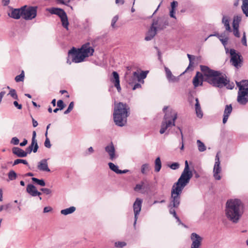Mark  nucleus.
Returning <instances> with one entry per match:
<instances>
[{"label":"nucleus","instance_id":"nucleus-1","mask_svg":"<svg viewBox=\"0 0 248 248\" xmlns=\"http://www.w3.org/2000/svg\"><path fill=\"white\" fill-rule=\"evenodd\" d=\"M200 68L202 73L197 72L193 79L195 88L202 86L203 80L218 88H221L225 86L228 89H232L234 88L233 83H230L226 76L219 71L212 70L204 65H201Z\"/></svg>","mask_w":248,"mask_h":248},{"label":"nucleus","instance_id":"nucleus-2","mask_svg":"<svg viewBox=\"0 0 248 248\" xmlns=\"http://www.w3.org/2000/svg\"><path fill=\"white\" fill-rule=\"evenodd\" d=\"M185 166L183 171L177 182L172 186L171 190L170 202L169 207H178L180 203V195L184 187L189 183L193 174L189 170L187 160L185 162Z\"/></svg>","mask_w":248,"mask_h":248},{"label":"nucleus","instance_id":"nucleus-3","mask_svg":"<svg viewBox=\"0 0 248 248\" xmlns=\"http://www.w3.org/2000/svg\"><path fill=\"white\" fill-rule=\"evenodd\" d=\"M244 213V204L238 199H231L226 202L224 210L226 218L233 223H237Z\"/></svg>","mask_w":248,"mask_h":248},{"label":"nucleus","instance_id":"nucleus-4","mask_svg":"<svg viewBox=\"0 0 248 248\" xmlns=\"http://www.w3.org/2000/svg\"><path fill=\"white\" fill-rule=\"evenodd\" d=\"M94 51V48L89 43L84 44L80 48L78 49L73 47L68 51L67 63L71 64V62L69 60L70 57L72 58V62L75 63L82 62L86 58L92 56Z\"/></svg>","mask_w":248,"mask_h":248},{"label":"nucleus","instance_id":"nucleus-5","mask_svg":"<svg viewBox=\"0 0 248 248\" xmlns=\"http://www.w3.org/2000/svg\"><path fill=\"white\" fill-rule=\"evenodd\" d=\"M130 114V108L125 104L120 102L115 105L113 119L115 124L119 126H123L127 122V117Z\"/></svg>","mask_w":248,"mask_h":248},{"label":"nucleus","instance_id":"nucleus-6","mask_svg":"<svg viewBox=\"0 0 248 248\" xmlns=\"http://www.w3.org/2000/svg\"><path fill=\"white\" fill-rule=\"evenodd\" d=\"M163 111L165 115L160 130L161 134L164 133L168 128L175 125V122L177 118V112L171 108L164 107Z\"/></svg>","mask_w":248,"mask_h":248},{"label":"nucleus","instance_id":"nucleus-7","mask_svg":"<svg viewBox=\"0 0 248 248\" xmlns=\"http://www.w3.org/2000/svg\"><path fill=\"white\" fill-rule=\"evenodd\" d=\"M148 71H142L139 73L138 71L133 72L132 75H129L126 72L124 78L127 83L132 87L133 90L141 87L140 83L143 84V79L147 77Z\"/></svg>","mask_w":248,"mask_h":248},{"label":"nucleus","instance_id":"nucleus-8","mask_svg":"<svg viewBox=\"0 0 248 248\" xmlns=\"http://www.w3.org/2000/svg\"><path fill=\"white\" fill-rule=\"evenodd\" d=\"M239 88L237 102L241 105H246L248 102V80H243L236 82Z\"/></svg>","mask_w":248,"mask_h":248},{"label":"nucleus","instance_id":"nucleus-9","mask_svg":"<svg viewBox=\"0 0 248 248\" xmlns=\"http://www.w3.org/2000/svg\"><path fill=\"white\" fill-rule=\"evenodd\" d=\"M51 14L56 15L58 16L62 22V27L67 31L69 30V21L67 16L65 12L62 9L60 8L52 7L47 9Z\"/></svg>","mask_w":248,"mask_h":248},{"label":"nucleus","instance_id":"nucleus-10","mask_svg":"<svg viewBox=\"0 0 248 248\" xmlns=\"http://www.w3.org/2000/svg\"><path fill=\"white\" fill-rule=\"evenodd\" d=\"M22 17L25 20H31L37 15V7L24 6L21 7Z\"/></svg>","mask_w":248,"mask_h":248},{"label":"nucleus","instance_id":"nucleus-11","mask_svg":"<svg viewBox=\"0 0 248 248\" xmlns=\"http://www.w3.org/2000/svg\"><path fill=\"white\" fill-rule=\"evenodd\" d=\"M231 55V62L232 65L236 68H239L241 66L242 62V58L239 53H236L235 50L231 49L230 50Z\"/></svg>","mask_w":248,"mask_h":248},{"label":"nucleus","instance_id":"nucleus-12","mask_svg":"<svg viewBox=\"0 0 248 248\" xmlns=\"http://www.w3.org/2000/svg\"><path fill=\"white\" fill-rule=\"evenodd\" d=\"M219 153L218 152L215 157V162L213 168V176L215 180H219L221 177L220 175L221 172V167L220 166V161L219 156Z\"/></svg>","mask_w":248,"mask_h":248},{"label":"nucleus","instance_id":"nucleus-13","mask_svg":"<svg viewBox=\"0 0 248 248\" xmlns=\"http://www.w3.org/2000/svg\"><path fill=\"white\" fill-rule=\"evenodd\" d=\"M142 203V200L137 198L136 199V201H135L134 204H133V210L134 213V226L135 227L138 218V216L140 214L141 209V205Z\"/></svg>","mask_w":248,"mask_h":248},{"label":"nucleus","instance_id":"nucleus-14","mask_svg":"<svg viewBox=\"0 0 248 248\" xmlns=\"http://www.w3.org/2000/svg\"><path fill=\"white\" fill-rule=\"evenodd\" d=\"M105 151L109 155V158L111 160L115 159L118 155L116 153L115 148L112 142L107 145L105 148Z\"/></svg>","mask_w":248,"mask_h":248},{"label":"nucleus","instance_id":"nucleus-15","mask_svg":"<svg viewBox=\"0 0 248 248\" xmlns=\"http://www.w3.org/2000/svg\"><path fill=\"white\" fill-rule=\"evenodd\" d=\"M191 239L192 241L191 248H199L202 241V238L195 232L191 234Z\"/></svg>","mask_w":248,"mask_h":248},{"label":"nucleus","instance_id":"nucleus-16","mask_svg":"<svg viewBox=\"0 0 248 248\" xmlns=\"http://www.w3.org/2000/svg\"><path fill=\"white\" fill-rule=\"evenodd\" d=\"M156 21L153 22L152 26L145 36V40L146 41L152 40L156 34L157 31L154 28V26L156 25Z\"/></svg>","mask_w":248,"mask_h":248},{"label":"nucleus","instance_id":"nucleus-17","mask_svg":"<svg viewBox=\"0 0 248 248\" xmlns=\"http://www.w3.org/2000/svg\"><path fill=\"white\" fill-rule=\"evenodd\" d=\"M166 78L169 82H176L179 80V77L173 76L171 71L167 67H164Z\"/></svg>","mask_w":248,"mask_h":248},{"label":"nucleus","instance_id":"nucleus-18","mask_svg":"<svg viewBox=\"0 0 248 248\" xmlns=\"http://www.w3.org/2000/svg\"><path fill=\"white\" fill-rule=\"evenodd\" d=\"M9 16L16 19H18L21 16L22 17V10L21 8L19 9H13L12 8L11 13L8 14Z\"/></svg>","mask_w":248,"mask_h":248},{"label":"nucleus","instance_id":"nucleus-19","mask_svg":"<svg viewBox=\"0 0 248 248\" xmlns=\"http://www.w3.org/2000/svg\"><path fill=\"white\" fill-rule=\"evenodd\" d=\"M26 190L29 194L33 197L40 196L41 194V193L39 192L36 187L32 184L27 185Z\"/></svg>","mask_w":248,"mask_h":248},{"label":"nucleus","instance_id":"nucleus-20","mask_svg":"<svg viewBox=\"0 0 248 248\" xmlns=\"http://www.w3.org/2000/svg\"><path fill=\"white\" fill-rule=\"evenodd\" d=\"M37 167L41 171L47 172L50 171V170L48 167L47 160L46 159H43L39 162Z\"/></svg>","mask_w":248,"mask_h":248},{"label":"nucleus","instance_id":"nucleus-21","mask_svg":"<svg viewBox=\"0 0 248 248\" xmlns=\"http://www.w3.org/2000/svg\"><path fill=\"white\" fill-rule=\"evenodd\" d=\"M232 108L231 104L227 105L225 106L222 120V122L224 124H225L227 122L228 118L232 112Z\"/></svg>","mask_w":248,"mask_h":248},{"label":"nucleus","instance_id":"nucleus-22","mask_svg":"<svg viewBox=\"0 0 248 248\" xmlns=\"http://www.w3.org/2000/svg\"><path fill=\"white\" fill-rule=\"evenodd\" d=\"M113 78L110 80L114 84V86L117 88L118 92H120L121 88L120 84L119 76L117 72L114 71L112 72Z\"/></svg>","mask_w":248,"mask_h":248},{"label":"nucleus","instance_id":"nucleus-23","mask_svg":"<svg viewBox=\"0 0 248 248\" xmlns=\"http://www.w3.org/2000/svg\"><path fill=\"white\" fill-rule=\"evenodd\" d=\"M178 3L176 1H173L170 3V9L169 15L170 17L176 19L175 16L176 8L178 6Z\"/></svg>","mask_w":248,"mask_h":248},{"label":"nucleus","instance_id":"nucleus-24","mask_svg":"<svg viewBox=\"0 0 248 248\" xmlns=\"http://www.w3.org/2000/svg\"><path fill=\"white\" fill-rule=\"evenodd\" d=\"M12 152L19 157H24L26 156V153L22 149L15 147L12 149Z\"/></svg>","mask_w":248,"mask_h":248},{"label":"nucleus","instance_id":"nucleus-25","mask_svg":"<svg viewBox=\"0 0 248 248\" xmlns=\"http://www.w3.org/2000/svg\"><path fill=\"white\" fill-rule=\"evenodd\" d=\"M222 23L224 25L226 31L231 32L232 31L230 26V17L224 15L222 18Z\"/></svg>","mask_w":248,"mask_h":248},{"label":"nucleus","instance_id":"nucleus-26","mask_svg":"<svg viewBox=\"0 0 248 248\" xmlns=\"http://www.w3.org/2000/svg\"><path fill=\"white\" fill-rule=\"evenodd\" d=\"M196 104L195 105V111L197 116L199 118H202L203 116V113L199 103V99L198 98L195 99Z\"/></svg>","mask_w":248,"mask_h":248},{"label":"nucleus","instance_id":"nucleus-27","mask_svg":"<svg viewBox=\"0 0 248 248\" xmlns=\"http://www.w3.org/2000/svg\"><path fill=\"white\" fill-rule=\"evenodd\" d=\"M156 21V25H155L154 28L157 31L163 30L165 26L163 23L162 20L161 18H157L156 19H154L153 22Z\"/></svg>","mask_w":248,"mask_h":248},{"label":"nucleus","instance_id":"nucleus-28","mask_svg":"<svg viewBox=\"0 0 248 248\" xmlns=\"http://www.w3.org/2000/svg\"><path fill=\"white\" fill-rule=\"evenodd\" d=\"M242 1L241 8L242 11L246 16H248V0H242Z\"/></svg>","mask_w":248,"mask_h":248},{"label":"nucleus","instance_id":"nucleus-29","mask_svg":"<svg viewBox=\"0 0 248 248\" xmlns=\"http://www.w3.org/2000/svg\"><path fill=\"white\" fill-rule=\"evenodd\" d=\"M76 210V207L74 206H71L69 208H66L61 211V213L63 215H67L73 213Z\"/></svg>","mask_w":248,"mask_h":248},{"label":"nucleus","instance_id":"nucleus-30","mask_svg":"<svg viewBox=\"0 0 248 248\" xmlns=\"http://www.w3.org/2000/svg\"><path fill=\"white\" fill-rule=\"evenodd\" d=\"M242 19L241 16L237 15L235 16L233 18L232 27H239V23Z\"/></svg>","mask_w":248,"mask_h":248},{"label":"nucleus","instance_id":"nucleus-31","mask_svg":"<svg viewBox=\"0 0 248 248\" xmlns=\"http://www.w3.org/2000/svg\"><path fill=\"white\" fill-rule=\"evenodd\" d=\"M144 183L143 182H141L140 183L137 184L134 188V190L137 192H140L142 193H144Z\"/></svg>","mask_w":248,"mask_h":248},{"label":"nucleus","instance_id":"nucleus-32","mask_svg":"<svg viewBox=\"0 0 248 248\" xmlns=\"http://www.w3.org/2000/svg\"><path fill=\"white\" fill-rule=\"evenodd\" d=\"M155 170L159 172L161 168V162L159 157H157L155 160Z\"/></svg>","mask_w":248,"mask_h":248},{"label":"nucleus","instance_id":"nucleus-33","mask_svg":"<svg viewBox=\"0 0 248 248\" xmlns=\"http://www.w3.org/2000/svg\"><path fill=\"white\" fill-rule=\"evenodd\" d=\"M197 144L198 146V150L201 152H202L205 151L206 150V147L204 144L200 140H197Z\"/></svg>","mask_w":248,"mask_h":248},{"label":"nucleus","instance_id":"nucleus-34","mask_svg":"<svg viewBox=\"0 0 248 248\" xmlns=\"http://www.w3.org/2000/svg\"><path fill=\"white\" fill-rule=\"evenodd\" d=\"M108 165L109 169L115 172L116 173L118 174V173L120 172V170L119 169L118 166L111 162L108 163Z\"/></svg>","mask_w":248,"mask_h":248},{"label":"nucleus","instance_id":"nucleus-35","mask_svg":"<svg viewBox=\"0 0 248 248\" xmlns=\"http://www.w3.org/2000/svg\"><path fill=\"white\" fill-rule=\"evenodd\" d=\"M31 180L33 182L40 186H44L46 185V183L43 179H38L36 178L32 177Z\"/></svg>","mask_w":248,"mask_h":248},{"label":"nucleus","instance_id":"nucleus-36","mask_svg":"<svg viewBox=\"0 0 248 248\" xmlns=\"http://www.w3.org/2000/svg\"><path fill=\"white\" fill-rule=\"evenodd\" d=\"M29 147H31V148L33 149V153H36L38 149V146L37 144V140H31V143Z\"/></svg>","mask_w":248,"mask_h":248},{"label":"nucleus","instance_id":"nucleus-37","mask_svg":"<svg viewBox=\"0 0 248 248\" xmlns=\"http://www.w3.org/2000/svg\"><path fill=\"white\" fill-rule=\"evenodd\" d=\"M7 95H10L14 99H18V95L16 93V91L15 89H10V91H9Z\"/></svg>","mask_w":248,"mask_h":248},{"label":"nucleus","instance_id":"nucleus-38","mask_svg":"<svg viewBox=\"0 0 248 248\" xmlns=\"http://www.w3.org/2000/svg\"><path fill=\"white\" fill-rule=\"evenodd\" d=\"M8 176L9 180L11 181L15 180L17 177L16 173L13 170H11L9 172Z\"/></svg>","mask_w":248,"mask_h":248},{"label":"nucleus","instance_id":"nucleus-39","mask_svg":"<svg viewBox=\"0 0 248 248\" xmlns=\"http://www.w3.org/2000/svg\"><path fill=\"white\" fill-rule=\"evenodd\" d=\"M24 72L23 71H22L19 75H18L15 77V79L17 82L23 81L24 79Z\"/></svg>","mask_w":248,"mask_h":248},{"label":"nucleus","instance_id":"nucleus-40","mask_svg":"<svg viewBox=\"0 0 248 248\" xmlns=\"http://www.w3.org/2000/svg\"><path fill=\"white\" fill-rule=\"evenodd\" d=\"M126 245V242L124 241H117L114 243V246L117 248H123Z\"/></svg>","mask_w":248,"mask_h":248},{"label":"nucleus","instance_id":"nucleus-41","mask_svg":"<svg viewBox=\"0 0 248 248\" xmlns=\"http://www.w3.org/2000/svg\"><path fill=\"white\" fill-rule=\"evenodd\" d=\"M228 38L227 37H225L223 39H220V41L221 42L223 45L224 46L226 53H228L229 51V48L226 47V46L227 45L228 43Z\"/></svg>","mask_w":248,"mask_h":248},{"label":"nucleus","instance_id":"nucleus-42","mask_svg":"<svg viewBox=\"0 0 248 248\" xmlns=\"http://www.w3.org/2000/svg\"><path fill=\"white\" fill-rule=\"evenodd\" d=\"M19 163H23L26 165H28V163L26 160L21 159H17L14 161L13 165L15 166V165H17Z\"/></svg>","mask_w":248,"mask_h":248},{"label":"nucleus","instance_id":"nucleus-43","mask_svg":"<svg viewBox=\"0 0 248 248\" xmlns=\"http://www.w3.org/2000/svg\"><path fill=\"white\" fill-rule=\"evenodd\" d=\"M149 170V166L148 164H143L141 166V171L142 173L145 174Z\"/></svg>","mask_w":248,"mask_h":248},{"label":"nucleus","instance_id":"nucleus-44","mask_svg":"<svg viewBox=\"0 0 248 248\" xmlns=\"http://www.w3.org/2000/svg\"><path fill=\"white\" fill-rule=\"evenodd\" d=\"M233 27V34L236 37H240V33L239 31V27Z\"/></svg>","mask_w":248,"mask_h":248},{"label":"nucleus","instance_id":"nucleus-45","mask_svg":"<svg viewBox=\"0 0 248 248\" xmlns=\"http://www.w3.org/2000/svg\"><path fill=\"white\" fill-rule=\"evenodd\" d=\"M74 105V104L73 102H70L67 109L64 112V114H67L69 113L73 109Z\"/></svg>","mask_w":248,"mask_h":248},{"label":"nucleus","instance_id":"nucleus-46","mask_svg":"<svg viewBox=\"0 0 248 248\" xmlns=\"http://www.w3.org/2000/svg\"><path fill=\"white\" fill-rule=\"evenodd\" d=\"M217 36L220 41V39H223L225 37H226L225 36V35L223 34H220V35H219L218 34H210L206 38H205V41H206L209 37H210L211 36Z\"/></svg>","mask_w":248,"mask_h":248},{"label":"nucleus","instance_id":"nucleus-47","mask_svg":"<svg viewBox=\"0 0 248 248\" xmlns=\"http://www.w3.org/2000/svg\"><path fill=\"white\" fill-rule=\"evenodd\" d=\"M179 166L180 165L178 163L174 162L170 165L169 167L172 170H175L178 169L179 168Z\"/></svg>","mask_w":248,"mask_h":248},{"label":"nucleus","instance_id":"nucleus-48","mask_svg":"<svg viewBox=\"0 0 248 248\" xmlns=\"http://www.w3.org/2000/svg\"><path fill=\"white\" fill-rule=\"evenodd\" d=\"M118 19V16H115L112 19L111 26V27L113 28H115V23L117 21Z\"/></svg>","mask_w":248,"mask_h":248},{"label":"nucleus","instance_id":"nucleus-49","mask_svg":"<svg viewBox=\"0 0 248 248\" xmlns=\"http://www.w3.org/2000/svg\"><path fill=\"white\" fill-rule=\"evenodd\" d=\"M57 106L59 108L60 110H62L64 108L63 102L62 100H59L57 102Z\"/></svg>","mask_w":248,"mask_h":248},{"label":"nucleus","instance_id":"nucleus-50","mask_svg":"<svg viewBox=\"0 0 248 248\" xmlns=\"http://www.w3.org/2000/svg\"><path fill=\"white\" fill-rule=\"evenodd\" d=\"M241 42L243 45H244L246 46H247L246 34L245 32H244L243 33V37L241 40Z\"/></svg>","mask_w":248,"mask_h":248},{"label":"nucleus","instance_id":"nucleus-51","mask_svg":"<svg viewBox=\"0 0 248 248\" xmlns=\"http://www.w3.org/2000/svg\"><path fill=\"white\" fill-rule=\"evenodd\" d=\"M45 146L47 148H50L51 147L50 141L48 137L46 138V140L44 143Z\"/></svg>","mask_w":248,"mask_h":248},{"label":"nucleus","instance_id":"nucleus-52","mask_svg":"<svg viewBox=\"0 0 248 248\" xmlns=\"http://www.w3.org/2000/svg\"><path fill=\"white\" fill-rule=\"evenodd\" d=\"M19 140L16 137H14L12 139L11 143L14 145H17L19 144Z\"/></svg>","mask_w":248,"mask_h":248},{"label":"nucleus","instance_id":"nucleus-53","mask_svg":"<svg viewBox=\"0 0 248 248\" xmlns=\"http://www.w3.org/2000/svg\"><path fill=\"white\" fill-rule=\"evenodd\" d=\"M61 4L69 6V3L70 2V0H57Z\"/></svg>","mask_w":248,"mask_h":248},{"label":"nucleus","instance_id":"nucleus-54","mask_svg":"<svg viewBox=\"0 0 248 248\" xmlns=\"http://www.w3.org/2000/svg\"><path fill=\"white\" fill-rule=\"evenodd\" d=\"M41 190L46 195H49L51 193V190L47 188H42Z\"/></svg>","mask_w":248,"mask_h":248},{"label":"nucleus","instance_id":"nucleus-55","mask_svg":"<svg viewBox=\"0 0 248 248\" xmlns=\"http://www.w3.org/2000/svg\"><path fill=\"white\" fill-rule=\"evenodd\" d=\"M170 207V214H172L174 217H176L177 215L175 210L173 209L174 207L172 206L169 207Z\"/></svg>","mask_w":248,"mask_h":248},{"label":"nucleus","instance_id":"nucleus-56","mask_svg":"<svg viewBox=\"0 0 248 248\" xmlns=\"http://www.w3.org/2000/svg\"><path fill=\"white\" fill-rule=\"evenodd\" d=\"M13 104L15 107H16L18 109H21L22 108V106L21 104H18V103L16 101H15L13 102Z\"/></svg>","mask_w":248,"mask_h":248},{"label":"nucleus","instance_id":"nucleus-57","mask_svg":"<svg viewBox=\"0 0 248 248\" xmlns=\"http://www.w3.org/2000/svg\"><path fill=\"white\" fill-rule=\"evenodd\" d=\"M52 210V207H51L50 206H46V207H44V210H43V212L44 213H46L51 211Z\"/></svg>","mask_w":248,"mask_h":248},{"label":"nucleus","instance_id":"nucleus-58","mask_svg":"<svg viewBox=\"0 0 248 248\" xmlns=\"http://www.w3.org/2000/svg\"><path fill=\"white\" fill-rule=\"evenodd\" d=\"M32 151H33V149L31 148V147H27L26 149V151H25L26 153V156L28 155V154H31Z\"/></svg>","mask_w":248,"mask_h":248},{"label":"nucleus","instance_id":"nucleus-59","mask_svg":"<svg viewBox=\"0 0 248 248\" xmlns=\"http://www.w3.org/2000/svg\"><path fill=\"white\" fill-rule=\"evenodd\" d=\"M9 207V204L5 205H1L0 207V211H2L3 210H7Z\"/></svg>","mask_w":248,"mask_h":248},{"label":"nucleus","instance_id":"nucleus-60","mask_svg":"<svg viewBox=\"0 0 248 248\" xmlns=\"http://www.w3.org/2000/svg\"><path fill=\"white\" fill-rule=\"evenodd\" d=\"M178 129L180 130V133H181V139H182V146L180 148V149L181 150H183L184 149V143H183V133L182 132V130L181 129H180V127H178Z\"/></svg>","mask_w":248,"mask_h":248},{"label":"nucleus","instance_id":"nucleus-61","mask_svg":"<svg viewBox=\"0 0 248 248\" xmlns=\"http://www.w3.org/2000/svg\"><path fill=\"white\" fill-rule=\"evenodd\" d=\"M187 56L189 61V66H190L192 63V58L193 57V56L189 54H187Z\"/></svg>","mask_w":248,"mask_h":248},{"label":"nucleus","instance_id":"nucleus-62","mask_svg":"<svg viewBox=\"0 0 248 248\" xmlns=\"http://www.w3.org/2000/svg\"><path fill=\"white\" fill-rule=\"evenodd\" d=\"M28 143V141L26 139H24L23 141L20 143L21 146H25Z\"/></svg>","mask_w":248,"mask_h":248},{"label":"nucleus","instance_id":"nucleus-63","mask_svg":"<svg viewBox=\"0 0 248 248\" xmlns=\"http://www.w3.org/2000/svg\"><path fill=\"white\" fill-rule=\"evenodd\" d=\"M124 0H116V3L118 4H121L122 5L124 3Z\"/></svg>","mask_w":248,"mask_h":248},{"label":"nucleus","instance_id":"nucleus-64","mask_svg":"<svg viewBox=\"0 0 248 248\" xmlns=\"http://www.w3.org/2000/svg\"><path fill=\"white\" fill-rule=\"evenodd\" d=\"M32 125L34 127H36L38 125V122L33 118H32Z\"/></svg>","mask_w":248,"mask_h":248}]
</instances>
